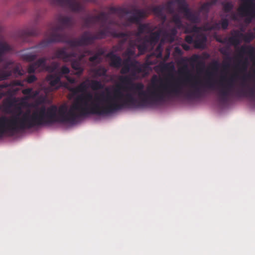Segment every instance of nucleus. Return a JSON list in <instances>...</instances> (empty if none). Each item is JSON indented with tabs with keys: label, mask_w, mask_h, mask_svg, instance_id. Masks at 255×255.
Segmentation results:
<instances>
[{
	"label": "nucleus",
	"mask_w": 255,
	"mask_h": 255,
	"mask_svg": "<svg viewBox=\"0 0 255 255\" xmlns=\"http://www.w3.org/2000/svg\"><path fill=\"white\" fill-rule=\"evenodd\" d=\"M100 86V84L99 83H96L93 85H92V87L94 89H97Z\"/></svg>",
	"instance_id": "nucleus-7"
},
{
	"label": "nucleus",
	"mask_w": 255,
	"mask_h": 255,
	"mask_svg": "<svg viewBox=\"0 0 255 255\" xmlns=\"http://www.w3.org/2000/svg\"><path fill=\"white\" fill-rule=\"evenodd\" d=\"M48 81L51 86L55 87V88L59 86V78L58 77L50 76L48 77Z\"/></svg>",
	"instance_id": "nucleus-3"
},
{
	"label": "nucleus",
	"mask_w": 255,
	"mask_h": 255,
	"mask_svg": "<svg viewBox=\"0 0 255 255\" xmlns=\"http://www.w3.org/2000/svg\"><path fill=\"white\" fill-rule=\"evenodd\" d=\"M72 67L74 69L78 70L77 73H79L81 72V71H82L81 69L79 67L78 65H77L76 64L73 63L72 64Z\"/></svg>",
	"instance_id": "nucleus-4"
},
{
	"label": "nucleus",
	"mask_w": 255,
	"mask_h": 255,
	"mask_svg": "<svg viewBox=\"0 0 255 255\" xmlns=\"http://www.w3.org/2000/svg\"><path fill=\"white\" fill-rule=\"evenodd\" d=\"M69 72V70L68 68L64 67L62 69V72L63 74L68 73Z\"/></svg>",
	"instance_id": "nucleus-6"
},
{
	"label": "nucleus",
	"mask_w": 255,
	"mask_h": 255,
	"mask_svg": "<svg viewBox=\"0 0 255 255\" xmlns=\"http://www.w3.org/2000/svg\"><path fill=\"white\" fill-rule=\"evenodd\" d=\"M84 83L78 88L76 93L80 96L71 107V111H79L84 113H96L99 109L108 101L107 97L99 95L95 92H89V87Z\"/></svg>",
	"instance_id": "nucleus-2"
},
{
	"label": "nucleus",
	"mask_w": 255,
	"mask_h": 255,
	"mask_svg": "<svg viewBox=\"0 0 255 255\" xmlns=\"http://www.w3.org/2000/svg\"><path fill=\"white\" fill-rule=\"evenodd\" d=\"M70 82H73V81L71 80H68Z\"/></svg>",
	"instance_id": "nucleus-8"
},
{
	"label": "nucleus",
	"mask_w": 255,
	"mask_h": 255,
	"mask_svg": "<svg viewBox=\"0 0 255 255\" xmlns=\"http://www.w3.org/2000/svg\"><path fill=\"white\" fill-rule=\"evenodd\" d=\"M6 124V122L4 119H0V129L3 128Z\"/></svg>",
	"instance_id": "nucleus-5"
},
{
	"label": "nucleus",
	"mask_w": 255,
	"mask_h": 255,
	"mask_svg": "<svg viewBox=\"0 0 255 255\" xmlns=\"http://www.w3.org/2000/svg\"><path fill=\"white\" fill-rule=\"evenodd\" d=\"M64 109V107L57 109L56 107L53 106L46 109L41 104L38 105L36 107L32 106L26 113L18 115L16 123L32 126L58 121L60 117L63 115Z\"/></svg>",
	"instance_id": "nucleus-1"
}]
</instances>
